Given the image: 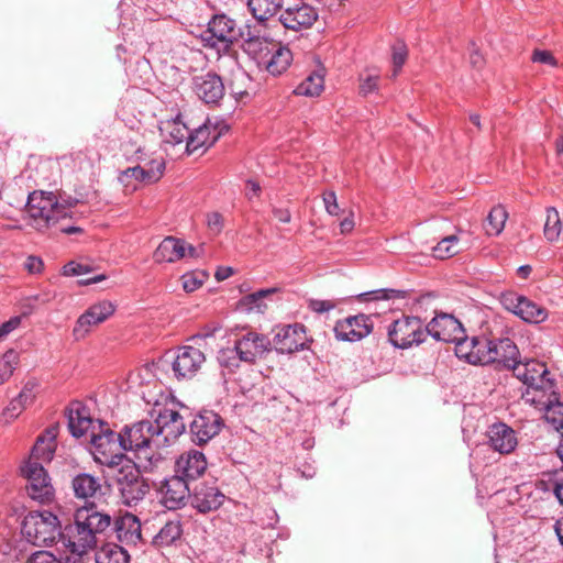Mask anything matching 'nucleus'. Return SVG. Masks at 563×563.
<instances>
[{"label":"nucleus","instance_id":"28","mask_svg":"<svg viewBox=\"0 0 563 563\" xmlns=\"http://www.w3.org/2000/svg\"><path fill=\"white\" fill-rule=\"evenodd\" d=\"M194 90L206 103H218L224 96V85L220 76L207 73L194 78Z\"/></svg>","mask_w":563,"mask_h":563},{"label":"nucleus","instance_id":"58","mask_svg":"<svg viewBox=\"0 0 563 563\" xmlns=\"http://www.w3.org/2000/svg\"><path fill=\"white\" fill-rule=\"evenodd\" d=\"M531 59L534 63L545 64L552 67L558 66L555 57L549 51L536 49L532 54Z\"/></svg>","mask_w":563,"mask_h":563},{"label":"nucleus","instance_id":"23","mask_svg":"<svg viewBox=\"0 0 563 563\" xmlns=\"http://www.w3.org/2000/svg\"><path fill=\"white\" fill-rule=\"evenodd\" d=\"M489 340L485 338H467L455 346V355L473 365L490 364Z\"/></svg>","mask_w":563,"mask_h":563},{"label":"nucleus","instance_id":"49","mask_svg":"<svg viewBox=\"0 0 563 563\" xmlns=\"http://www.w3.org/2000/svg\"><path fill=\"white\" fill-rule=\"evenodd\" d=\"M154 177H155L154 174L145 172L142 168V164L139 163L136 166L129 167L125 170H123L120 174V176H119V180H120V183H122L123 185L126 186L128 185L126 180L129 178H133V179H135L136 181H140V183L148 184V180H151V178H154Z\"/></svg>","mask_w":563,"mask_h":563},{"label":"nucleus","instance_id":"36","mask_svg":"<svg viewBox=\"0 0 563 563\" xmlns=\"http://www.w3.org/2000/svg\"><path fill=\"white\" fill-rule=\"evenodd\" d=\"M284 0H247V8L253 18L265 23L282 13Z\"/></svg>","mask_w":563,"mask_h":563},{"label":"nucleus","instance_id":"11","mask_svg":"<svg viewBox=\"0 0 563 563\" xmlns=\"http://www.w3.org/2000/svg\"><path fill=\"white\" fill-rule=\"evenodd\" d=\"M21 474L26 478L27 495L41 504L49 503L54 498V487L51 478L42 464L34 461H25L21 466Z\"/></svg>","mask_w":563,"mask_h":563},{"label":"nucleus","instance_id":"46","mask_svg":"<svg viewBox=\"0 0 563 563\" xmlns=\"http://www.w3.org/2000/svg\"><path fill=\"white\" fill-rule=\"evenodd\" d=\"M459 238L456 235H449L443 238L432 249L435 258H448L459 253L457 249Z\"/></svg>","mask_w":563,"mask_h":563},{"label":"nucleus","instance_id":"12","mask_svg":"<svg viewBox=\"0 0 563 563\" xmlns=\"http://www.w3.org/2000/svg\"><path fill=\"white\" fill-rule=\"evenodd\" d=\"M389 342L398 349H408L426 340V330L418 317H404L388 328Z\"/></svg>","mask_w":563,"mask_h":563},{"label":"nucleus","instance_id":"21","mask_svg":"<svg viewBox=\"0 0 563 563\" xmlns=\"http://www.w3.org/2000/svg\"><path fill=\"white\" fill-rule=\"evenodd\" d=\"M318 10L305 2L288 7L279 15V22L284 27L291 31L309 29L318 20Z\"/></svg>","mask_w":563,"mask_h":563},{"label":"nucleus","instance_id":"54","mask_svg":"<svg viewBox=\"0 0 563 563\" xmlns=\"http://www.w3.org/2000/svg\"><path fill=\"white\" fill-rule=\"evenodd\" d=\"M91 272V266L87 264L69 262L63 267L65 276H80Z\"/></svg>","mask_w":563,"mask_h":563},{"label":"nucleus","instance_id":"52","mask_svg":"<svg viewBox=\"0 0 563 563\" xmlns=\"http://www.w3.org/2000/svg\"><path fill=\"white\" fill-rule=\"evenodd\" d=\"M362 296H371L376 300H388L394 298H405V291L398 289H377L374 291L365 292Z\"/></svg>","mask_w":563,"mask_h":563},{"label":"nucleus","instance_id":"2","mask_svg":"<svg viewBox=\"0 0 563 563\" xmlns=\"http://www.w3.org/2000/svg\"><path fill=\"white\" fill-rule=\"evenodd\" d=\"M73 202L60 203L54 192L33 191L27 197L25 219L27 225L44 232L70 217Z\"/></svg>","mask_w":563,"mask_h":563},{"label":"nucleus","instance_id":"59","mask_svg":"<svg viewBox=\"0 0 563 563\" xmlns=\"http://www.w3.org/2000/svg\"><path fill=\"white\" fill-rule=\"evenodd\" d=\"M25 563H56V555L49 551L41 550L34 552Z\"/></svg>","mask_w":563,"mask_h":563},{"label":"nucleus","instance_id":"5","mask_svg":"<svg viewBox=\"0 0 563 563\" xmlns=\"http://www.w3.org/2000/svg\"><path fill=\"white\" fill-rule=\"evenodd\" d=\"M514 375L521 380L527 389L522 394L523 399L531 391L530 397L544 398L553 393L554 383L550 378L547 365L537 360H529L525 363L518 361L512 368Z\"/></svg>","mask_w":563,"mask_h":563},{"label":"nucleus","instance_id":"3","mask_svg":"<svg viewBox=\"0 0 563 563\" xmlns=\"http://www.w3.org/2000/svg\"><path fill=\"white\" fill-rule=\"evenodd\" d=\"M21 532L25 540L38 548L63 542L64 528L59 518L49 510L30 511L22 521Z\"/></svg>","mask_w":563,"mask_h":563},{"label":"nucleus","instance_id":"9","mask_svg":"<svg viewBox=\"0 0 563 563\" xmlns=\"http://www.w3.org/2000/svg\"><path fill=\"white\" fill-rule=\"evenodd\" d=\"M154 439H156V449L169 445L176 441L185 431V421L179 412L174 408L162 407L157 410L154 421Z\"/></svg>","mask_w":563,"mask_h":563},{"label":"nucleus","instance_id":"34","mask_svg":"<svg viewBox=\"0 0 563 563\" xmlns=\"http://www.w3.org/2000/svg\"><path fill=\"white\" fill-rule=\"evenodd\" d=\"M56 428H49L45 431L44 434L40 435L33 445L31 455L27 461H34L40 464L44 462H51L56 450Z\"/></svg>","mask_w":563,"mask_h":563},{"label":"nucleus","instance_id":"18","mask_svg":"<svg viewBox=\"0 0 563 563\" xmlns=\"http://www.w3.org/2000/svg\"><path fill=\"white\" fill-rule=\"evenodd\" d=\"M234 345L236 346L238 353H240L242 362L253 364L271 350L272 343L266 335L249 331L239 336Z\"/></svg>","mask_w":563,"mask_h":563},{"label":"nucleus","instance_id":"42","mask_svg":"<svg viewBox=\"0 0 563 563\" xmlns=\"http://www.w3.org/2000/svg\"><path fill=\"white\" fill-rule=\"evenodd\" d=\"M508 213L505 207L498 205L492 208L487 216L486 232L489 235H499L507 221Z\"/></svg>","mask_w":563,"mask_h":563},{"label":"nucleus","instance_id":"16","mask_svg":"<svg viewBox=\"0 0 563 563\" xmlns=\"http://www.w3.org/2000/svg\"><path fill=\"white\" fill-rule=\"evenodd\" d=\"M223 426L222 418L212 410L200 411L189 424L191 441L198 445L209 442Z\"/></svg>","mask_w":563,"mask_h":563},{"label":"nucleus","instance_id":"39","mask_svg":"<svg viewBox=\"0 0 563 563\" xmlns=\"http://www.w3.org/2000/svg\"><path fill=\"white\" fill-rule=\"evenodd\" d=\"M183 534V526L179 519H173L165 525L153 537V545L156 548H165L174 544Z\"/></svg>","mask_w":563,"mask_h":563},{"label":"nucleus","instance_id":"48","mask_svg":"<svg viewBox=\"0 0 563 563\" xmlns=\"http://www.w3.org/2000/svg\"><path fill=\"white\" fill-rule=\"evenodd\" d=\"M379 74L376 71L366 70L358 76V92L361 96L366 97L369 93L378 91Z\"/></svg>","mask_w":563,"mask_h":563},{"label":"nucleus","instance_id":"4","mask_svg":"<svg viewBox=\"0 0 563 563\" xmlns=\"http://www.w3.org/2000/svg\"><path fill=\"white\" fill-rule=\"evenodd\" d=\"M121 438V432L115 433L104 422H99L98 431L90 439L96 462L111 470L121 466L126 461Z\"/></svg>","mask_w":563,"mask_h":563},{"label":"nucleus","instance_id":"10","mask_svg":"<svg viewBox=\"0 0 563 563\" xmlns=\"http://www.w3.org/2000/svg\"><path fill=\"white\" fill-rule=\"evenodd\" d=\"M154 439H156V449L169 445L176 441L185 431V421L179 412L174 408L162 407L157 410L154 421Z\"/></svg>","mask_w":563,"mask_h":563},{"label":"nucleus","instance_id":"27","mask_svg":"<svg viewBox=\"0 0 563 563\" xmlns=\"http://www.w3.org/2000/svg\"><path fill=\"white\" fill-rule=\"evenodd\" d=\"M207 470V460L202 452L189 450L179 455L175 463L176 475L185 477V481H195Z\"/></svg>","mask_w":563,"mask_h":563},{"label":"nucleus","instance_id":"43","mask_svg":"<svg viewBox=\"0 0 563 563\" xmlns=\"http://www.w3.org/2000/svg\"><path fill=\"white\" fill-rule=\"evenodd\" d=\"M562 231V223L559 211L554 207L547 208V219L544 223L543 233L549 242L559 240Z\"/></svg>","mask_w":563,"mask_h":563},{"label":"nucleus","instance_id":"62","mask_svg":"<svg viewBox=\"0 0 563 563\" xmlns=\"http://www.w3.org/2000/svg\"><path fill=\"white\" fill-rule=\"evenodd\" d=\"M68 554L56 556V563H85L84 556L87 554L86 552H76L74 550H68Z\"/></svg>","mask_w":563,"mask_h":563},{"label":"nucleus","instance_id":"50","mask_svg":"<svg viewBox=\"0 0 563 563\" xmlns=\"http://www.w3.org/2000/svg\"><path fill=\"white\" fill-rule=\"evenodd\" d=\"M218 362L222 367L228 368L229 371H233L240 366V353H238L236 346L234 345L232 349H223L218 354Z\"/></svg>","mask_w":563,"mask_h":563},{"label":"nucleus","instance_id":"29","mask_svg":"<svg viewBox=\"0 0 563 563\" xmlns=\"http://www.w3.org/2000/svg\"><path fill=\"white\" fill-rule=\"evenodd\" d=\"M487 438L489 446L500 454H510L518 445L516 431L504 422L492 424Z\"/></svg>","mask_w":563,"mask_h":563},{"label":"nucleus","instance_id":"7","mask_svg":"<svg viewBox=\"0 0 563 563\" xmlns=\"http://www.w3.org/2000/svg\"><path fill=\"white\" fill-rule=\"evenodd\" d=\"M112 471L123 504L126 506L136 505L148 493V485L141 475L140 470L131 461H125L121 466Z\"/></svg>","mask_w":563,"mask_h":563},{"label":"nucleus","instance_id":"6","mask_svg":"<svg viewBox=\"0 0 563 563\" xmlns=\"http://www.w3.org/2000/svg\"><path fill=\"white\" fill-rule=\"evenodd\" d=\"M121 441L124 451H131L139 460L152 461L153 451L156 449L152 421L142 420L131 426H125L121 431Z\"/></svg>","mask_w":563,"mask_h":563},{"label":"nucleus","instance_id":"44","mask_svg":"<svg viewBox=\"0 0 563 563\" xmlns=\"http://www.w3.org/2000/svg\"><path fill=\"white\" fill-rule=\"evenodd\" d=\"M19 364V353L10 349L0 357V385L4 384L13 375Z\"/></svg>","mask_w":563,"mask_h":563},{"label":"nucleus","instance_id":"30","mask_svg":"<svg viewBox=\"0 0 563 563\" xmlns=\"http://www.w3.org/2000/svg\"><path fill=\"white\" fill-rule=\"evenodd\" d=\"M266 53L261 57L267 71L274 76L283 74L292 60V53L288 47L279 44L264 43Z\"/></svg>","mask_w":563,"mask_h":563},{"label":"nucleus","instance_id":"35","mask_svg":"<svg viewBox=\"0 0 563 563\" xmlns=\"http://www.w3.org/2000/svg\"><path fill=\"white\" fill-rule=\"evenodd\" d=\"M218 137L219 133L214 128L212 129L208 124H202L192 132H188L186 152L187 154H192L200 148H207L213 145Z\"/></svg>","mask_w":563,"mask_h":563},{"label":"nucleus","instance_id":"31","mask_svg":"<svg viewBox=\"0 0 563 563\" xmlns=\"http://www.w3.org/2000/svg\"><path fill=\"white\" fill-rule=\"evenodd\" d=\"M490 363H499L512 369L519 361V350L509 338L489 340Z\"/></svg>","mask_w":563,"mask_h":563},{"label":"nucleus","instance_id":"8","mask_svg":"<svg viewBox=\"0 0 563 563\" xmlns=\"http://www.w3.org/2000/svg\"><path fill=\"white\" fill-rule=\"evenodd\" d=\"M239 36L236 22L227 14H216L201 34L205 45L216 48L218 52L227 51Z\"/></svg>","mask_w":563,"mask_h":563},{"label":"nucleus","instance_id":"26","mask_svg":"<svg viewBox=\"0 0 563 563\" xmlns=\"http://www.w3.org/2000/svg\"><path fill=\"white\" fill-rule=\"evenodd\" d=\"M188 252L189 256H195V247L187 245V243L174 236H166L156 247L153 253V260L155 263H175L186 256Z\"/></svg>","mask_w":563,"mask_h":563},{"label":"nucleus","instance_id":"33","mask_svg":"<svg viewBox=\"0 0 563 563\" xmlns=\"http://www.w3.org/2000/svg\"><path fill=\"white\" fill-rule=\"evenodd\" d=\"M117 538L125 545H136L142 540L139 518L132 514L121 516L114 523Z\"/></svg>","mask_w":563,"mask_h":563},{"label":"nucleus","instance_id":"24","mask_svg":"<svg viewBox=\"0 0 563 563\" xmlns=\"http://www.w3.org/2000/svg\"><path fill=\"white\" fill-rule=\"evenodd\" d=\"M224 494L214 485L197 484L190 493V505L200 514L219 509L224 503Z\"/></svg>","mask_w":563,"mask_h":563},{"label":"nucleus","instance_id":"41","mask_svg":"<svg viewBox=\"0 0 563 563\" xmlns=\"http://www.w3.org/2000/svg\"><path fill=\"white\" fill-rule=\"evenodd\" d=\"M324 88V76L318 71H312L303 81H301L295 89L298 96L314 97L319 96Z\"/></svg>","mask_w":563,"mask_h":563},{"label":"nucleus","instance_id":"15","mask_svg":"<svg viewBox=\"0 0 563 563\" xmlns=\"http://www.w3.org/2000/svg\"><path fill=\"white\" fill-rule=\"evenodd\" d=\"M161 503L169 510L180 509L190 499V489L185 477L174 475L165 478L158 488Z\"/></svg>","mask_w":563,"mask_h":563},{"label":"nucleus","instance_id":"38","mask_svg":"<svg viewBox=\"0 0 563 563\" xmlns=\"http://www.w3.org/2000/svg\"><path fill=\"white\" fill-rule=\"evenodd\" d=\"M73 489L77 498H91L101 490L100 479L88 473H80L73 478Z\"/></svg>","mask_w":563,"mask_h":563},{"label":"nucleus","instance_id":"40","mask_svg":"<svg viewBox=\"0 0 563 563\" xmlns=\"http://www.w3.org/2000/svg\"><path fill=\"white\" fill-rule=\"evenodd\" d=\"M126 550L115 543H106L96 552V563H129Z\"/></svg>","mask_w":563,"mask_h":563},{"label":"nucleus","instance_id":"25","mask_svg":"<svg viewBox=\"0 0 563 563\" xmlns=\"http://www.w3.org/2000/svg\"><path fill=\"white\" fill-rule=\"evenodd\" d=\"M114 310L115 308L113 303L107 300L100 301L89 307V309L78 318L73 329L74 338L76 340L84 339L92 325H97L106 321L110 316L113 314Z\"/></svg>","mask_w":563,"mask_h":563},{"label":"nucleus","instance_id":"55","mask_svg":"<svg viewBox=\"0 0 563 563\" xmlns=\"http://www.w3.org/2000/svg\"><path fill=\"white\" fill-rule=\"evenodd\" d=\"M25 408L24 404L21 402L18 398H14L10 401V404L4 408L2 416L7 418V421L15 419Z\"/></svg>","mask_w":563,"mask_h":563},{"label":"nucleus","instance_id":"63","mask_svg":"<svg viewBox=\"0 0 563 563\" xmlns=\"http://www.w3.org/2000/svg\"><path fill=\"white\" fill-rule=\"evenodd\" d=\"M207 224L210 230L219 233L223 228V217L219 212H211L207 216Z\"/></svg>","mask_w":563,"mask_h":563},{"label":"nucleus","instance_id":"57","mask_svg":"<svg viewBox=\"0 0 563 563\" xmlns=\"http://www.w3.org/2000/svg\"><path fill=\"white\" fill-rule=\"evenodd\" d=\"M36 383L29 380L23 386L22 390L18 395V399L24 404V406L31 404L35 397Z\"/></svg>","mask_w":563,"mask_h":563},{"label":"nucleus","instance_id":"20","mask_svg":"<svg viewBox=\"0 0 563 563\" xmlns=\"http://www.w3.org/2000/svg\"><path fill=\"white\" fill-rule=\"evenodd\" d=\"M68 429L74 438L89 437L98 431V423L101 420H93L89 409L80 401H74L67 412Z\"/></svg>","mask_w":563,"mask_h":563},{"label":"nucleus","instance_id":"1","mask_svg":"<svg viewBox=\"0 0 563 563\" xmlns=\"http://www.w3.org/2000/svg\"><path fill=\"white\" fill-rule=\"evenodd\" d=\"M111 522V517L98 510L96 504L80 507L74 514V521L64 527L63 545L67 550L89 553L103 542Z\"/></svg>","mask_w":563,"mask_h":563},{"label":"nucleus","instance_id":"13","mask_svg":"<svg viewBox=\"0 0 563 563\" xmlns=\"http://www.w3.org/2000/svg\"><path fill=\"white\" fill-rule=\"evenodd\" d=\"M426 336L431 335L437 341L446 343L461 342L465 336L462 323L451 314L441 313L435 316L424 328Z\"/></svg>","mask_w":563,"mask_h":563},{"label":"nucleus","instance_id":"64","mask_svg":"<svg viewBox=\"0 0 563 563\" xmlns=\"http://www.w3.org/2000/svg\"><path fill=\"white\" fill-rule=\"evenodd\" d=\"M553 493L559 503L563 505V467L554 476Z\"/></svg>","mask_w":563,"mask_h":563},{"label":"nucleus","instance_id":"37","mask_svg":"<svg viewBox=\"0 0 563 563\" xmlns=\"http://www.w3.org/2000/svg\"><path fill=\"white\" fill-rule=\"evenodd\" d=\"M159 132L163 141L170 145L180 144L188 137V128L181 122L179 115L175 119L163 121L159 125Z\"/></svg>","mask_w":563,"mask_h":563},{"label":"nucleus","instance_id":"61","mask_svg":"<svg viewBox=\"0 0 563 563\" xmlns=\"http://www.w3.org/2000/svg\"><path fill=\"white\" fill-rule=\"evenodd\" d=\"M470 64L475 69H482L485 64L484 56L479 53L474 43L470 46Z\"/></svg>","mask_w":563,"mask_h":563},{"label":"nucleus","instance_id":"53","mask_svg":"<svg viewBox=\"0 0 563 563\" xmlns=\"http://www.w3.org/2000/svg\"><path fill=\"white\" fill-rule=\"evenodd\" d=\"M325 211L333 217H338L341 209L338 203L336 195L334 191H325L322 195Z\"/></svg>","mask_w":563,"mask_h":563},{"label":"nucleus","instance_id":"45","mask_svg":"<svg viewBox=\"0 0 563 563\" xmlns=\"http://www.w3.org/2000/svg\"><path fill=\"white\" fill-rule=\"evenodd\" d=\"M143 155H144V153L141 148L136 151V159L139 161L140 164H142V168L145 172H148V173L155 175L154 178H151V180H148V184L156 183L163 176V173L165 169V162L163 158L146 159L143 157Z\"/></svg>","mask_w":563,"mask_h":563},{"label":"nucleus","instance_id":"14","mask_svg":"<svg viewBox=\"0 0 563 563\" xmlns=\"http://www.w3.org/2000/svg\"><path fill=\"white\" fill-rule=\"evenodd\" d=\"M501 303L508 311L526 322L540 323L548 318V312L544 308L516 292L504 294Z\"/></svg>","mask_w":563,"mask_h":563},{"label":"nucleus","instance_id":"56","mask_svg":"<svg viewBox=\"0 0 563 563\" xmlns=\"http://www.w3.org/2000/svg\"><path fill=\"white\" fill-rule=\"evenodd\" d=\"M203 284V278L198 277L195 273L185 274L183 276V288L186 292H192L201 287Z\"/></svg>","mask_w":563,"mask_h":563},{"label":"nucleus","instance_id":"60","mask_svg":"<svg viewBox=\"0 0 563 563\" xmlns=\"http://www.w3.org/2000/svg\"><path fill=\"white\" fill-rule=\"evenodd\" d=\"M308 307L317 313H323L334 309L335 303L330 300L310 299Z\"/></svg>","mask_w":563,"mask_h":563},{"label":"nucleus","instance_id":"47","mask_svg":"<svg viewBox=\"0 0 563 563\" xmlns=\"http://www.w3.org/2000/svg\"><path fill=\"white\" fill-rule=\"evenodd\" d=\"M276 292V288L260 289L244 297L243 302L251 311L264 312L266 305L264 299Z\"/></svg>","mask_w":563,"mask_h":563},{"label":"nucleus","instance_id":"17","mask_svg":"<svg viewBox=\"0 0 563 563\" xmlns=\"http://www.w3.org/2000/svg\"><path fill=\"white\" fill-rule=\"evenodd\" d=\"M205 354L197 347L184 345L177 349L172 363L174 375L180 378H191L205 363Z\"/></svg>","mask_w":563,"mask_h":563},{"label":"nucleus","instance_id":"19","mask_svg":"<svg viewBox=\"0 0 563 563\" xmlns=\"http://www.w3.org/2000/svg\"><path fill=\"white\" fill-rule=\"evenodd\" d=\"M373 331V320L369 316L357 314L339 320L334 325L335 338L340 341L356 342Z\"/></svg>","mask_w":563,"mask_h":563},{"label":"nucleus","instance_id":"51","mask_svg":"<svg viewBox=\"0 0 563 563\" xmlns=\"http://www.w3.org/2000/svg\"><path fill=\"white\" fill-rule=\"evenodd\" d=\"M407 59V48L404 44H398L393 48V65H394V74L393 76H397L401 67L404 66Z\"/></svg>","mask_w":563,"mask_h":563},{"label":"nucleus","instance_id":"22","mask_svg":"<svg viewBox=\"0 0 563 563\" xmlns=\"http://www.w3.org/2000/svg\"><path fill=\"white\" fill-rule=\"evenodd\" d=\"M273 344L282 354H291L307 347V335L302 324L282 327L275 334Z\"/></svg>","mask_w":563,"mask_h":563},{"label":"nucleus","instance_id":"32","mask_svg":"<svg viewBox=\"0 0 563 563\" xmlns=\"http://www.w3.org/2000/svg\"><path fill=\"white\" fill-rule=\"evenodd\" d=\"M531 391L526 396V401L536 405L537 407L545 410L547 421L559 432L562 433L563 439V404L555 402V393L549 394L544 398L530 397Z\"/></svg>","mask_w":563,"mask_h":563}]
</instances>
